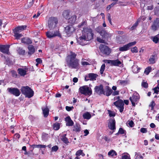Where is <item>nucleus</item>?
Masks as SVG:
<instances>
[{
    "instance_id": "obj_1",
    "label": "nucleus",
    "mask_w": 159,
    "mask_h": 159,
    "mask_svg": "<svg viewBox=\"0 0 159 159\" xmlns=\"http://www.w3.org/2000/svg\"><path fill=\"white\" fill-rule=\"evenodd\" d=\"M93 33L92 29L88 27L83 28L82 34L76 39L77 42L79 44L84 45L86 44V42L90 40L93 39Z\"/></svg>"
},
{
    "instance_id": "obj_2",
    "label": "nucleus",
    "mask_w": 159,
    "mask_h": 159,
    "mask_svg": "<svg viewBox=\"0 0 159 159\" xmlns=\"http://www.w3.org/2000/svg\"><path fill=\"white\" fill-rule=\"evenodd\" d=\"M76 54L75 53L70 52V54L67 56V65L69 68L72 69H77L79 66V60L76 58Z\"/></svg>"
},
{
    "instance_id": "obj_3",
    "label": "nucleus",
    "mask_w": 159,
    "mask_h": 159,
    "mask_svg": "<svg viewBox=\"0 0 159 159\" xmlns=\"http://www.w3.org/2000/svg\"><path fill=\"white\" fill-rule=\"evenodd\" d=\"M20 90L22 94L25 95V97L28 98H31L34 94L33 91L27 86L21 87Z\"/></svg>"
},
{
    "instance_id": "obj_4",
    "label": "nucleus",
    "mask_w": 159,
    "mask_h": 159,
    "mask_svg": "<svg viewBox=\"0 0 159 159\" xmlns=\"http://www.w3.org/2000/svg\"><path fill=\"white\" fill-rule=\"evenodd\" d=\"M96 31L97 33L100 34L102 38L105 39H107L111 37V34L109 33L106 31L104 29H103L101 27H98L96 28Z\"/></svg>"
},
{
    "instance_id": "obj_5",
    "label": "nucleus",
    "mask_w": 159,
    "mask_h": 159,
    "mask_svg": "<svg viewBox=\"0 0 159 159\" xmlns=\"http://www.w3.org/2000/svg\"><path fill=\"white\" fill-rule=\"evenodd\" d=\"M79 91L81 94L85 95L90 96L92 94L91 89L88 86H84L80 87Z\"/></svg>"
},
{
    "instance_id": "obj_6",
    "label": "nucleus",
    "mask_w": 159,
    "mask_h": 159,
    "mask_svg": "<svg viewBox=\"0 0 159 159\" xmlns=\"http://www.w3.org/2000/svg\"><path fill=\"white\" fill-rule=\"evenodd\" d=\"M57 23V20L56 17H51L49 18L48 20V27L49 30H53L56 26Z\"/></svg>"
},
{
    "instance_id": "obj_7",
    "label": "nucleus",
    "mask_w": 159,
    "mask_h": 159,
    "mask_svg": "<svg viewBox=\"0 0 159 159\" xmlns=\"http://www.w3.org/2000/svg\"><path fill=\"white\" fill-rule=\"evenodd\" d=\"M117 98L119 99L116 102L113 103V105L116 107V108L119 110L120 112L122 113L124 110V104L123 102V101L121 99H119L120 97L118 96Z\"/></svg>"
},
{
    "instance_id": "obj_8",
    "label": "nucleus",
    "mask_w": 159,
    "mask_h": 159,
    "mask_svg": "<svg viewBox=\"0 0 159 159\" xmlns=\"http://www.w3.org/2000/svg\"><path fill=\"white\" fill-rule=\"evenodd\" d=\"M75 31V29L72 25H67L65 27L64 32L66 34V36L67 37L70 36Z\"/></svg>"
},
{
    "instance_id": "obj_9",
    "label": "nucleus",
    "mask_w": 159,
    "mask_h": 159,
    "mask_svg": "<svg viewBox=\"0 0 159 159\" xmlns=\"http://www.w3.org/2000/svg\"><path fill=\"white\" fill-rule=\"evenodd\" d=\"M99 49L100 50L101 52L104 54L108 55L110 54V49L108 47L105 45L102 44H100V46L99 47Z\"/></svg>"
},
{
    "instance_id": "obj_10",
    "label": "nucleus",
    "mask_w": 159,
    "mask_h": 159,
    "mask_svg": "<svg viewBox=\"0 0 159 159\" xmlns=\"http://www.w3.org/2000/svg\"><path fill=\"white\" fill-rule=\"evenodd\" d=\"M46 35L48 38H53L56 36L61 37V35L58 30H56L53 32H47L46 33Z\"/></svg>"
},
{
    "instance_id": "obj_11",
    "label": "nucleus",
    "mask_w": 159,
    "mask_h": 159,
    "mask_svg": "<svg viewBox=\"0 0 159 159\" xmlns=\"http://www.w3.org/2000/svg\"><path fill=\"white\" fill-rule=\"evenodd\" d=\"M105 62H107L108 64H111V65L121 67L122 65V63L121 61H120L118 59L114 60H104Z\"/></svg>"
},
{
    "instance_id": "obj_12",
    "label": "nucleus",
    "mask_w": 159,
    "mask_h": 159,
    "mask_svg": "<svg viewBox=\"0 0 159 159\" xmlns=\"http://www.w3.org/2000/svg\"><path fill=\"white\" fill-rule=\"evenodd\" d=\"M136 43V42L135 41L130 42L127 44L124 45V46L120 47L119 48V50L121 52L127 51V50L129 49L130 47L135 45Z\"/></svg>"
},
{
    "instance_id": "obj_13",
    "label": "nucleus",
    "mask_w": 159,
    "mask_h": 159,
    "mask_svg": "<svg viewBox=\"0 0 159 159\" xmlns=\"http://www.w3.org/2000/svg\"><path fill=\"white\" fill-rule=\"evenodd\" d=\"M7 91L10 93L14 95L16 97L19 96L20 94L19 90L15 88H8Z\"/></svg>"
},
{
    "instance_id": "obj_14",
    "label": "nucleus",
    "mask_w": 159,
    "mask_h": 159,
    "mask_svg": "<svg viewBox=\"0 0 159 159\" xmlns=\"http://www.w3.org/2000/svg\"><path fill=\"white\" fill-rule=\"evenodd\" d=\"M129 100L132 103V105L133 106H135V102L138 101L139 99V96L138 94L136 93L134 94L132 97H129Z\"/></svg>"
},
{
    "instance_id": "obj_15",
    "label": "nucleus",
    "mask_w": 159,
    "mask_h": 159,
    "mask_svg": "<svg viewBox=\"0 0 159 159\" xmlns=\"http://www.w3.org/2000/svg\"><path fill=\"white\" fill-rule=\"evenodd\" d=\"M10 47L9 45H0V52L4 54L7 55L9 54V48Z\"/></svg>"
},
{
    "instance_id": "obj_16",
    "label": "nucleus",
    "mask_w": 159,
    "mask_h": 159,
    "mask_svg": "<svg viewBox=\"0 0 159 159\" xmlns=\"http://www.w3.org/2000/svg\"><path fill=\"white\" fill-rule=\"evenodd\" d=\"M94 91L95 92L99 95H101L103 93V87L102 84H100L99 86H97L94 88Z\"/></svg>"
},
{
    "instance_id": "obj_17",
    "label": "nucleus",
    "mask_w": 159,
    "mask_h": 159,
    "mask_svg": "<svg viewBox=\"0 0 159 159\" xmlns=\"http://www.w3.org/2000/svg\"><path fill=\"white\" fill-rule=\"evenodd\" d=\"M108 128L111 130H114L115 129V121L114 119H111L109 120L108 123Z\"/></svg>"
},
{
    "instance_id": "obj_18",
    "label": "nucleus",
    "mask_w": 159,
    "mask_h": 159,
    "mask_svg": "<svg viewBox=\"0 0 159 159\" xmlns=\"http://www.w3.org/2000/svg\"><path fill=\"white\" fill-rule=\"evenodd\" d=\"M159 28V18H157L154 20L153 24L151 26V29L154 31H156Z\"/></svg>"
},
{
    "instance_id": "obj_19",
    "label": "nucleus",
    "mask_w": 159,
    "mask_h": 159,
    "mask_svg": "<svg viewBox=\"0 0 159 159\" xmlns=\"http://www.w3.org/2000/svg\"><path fill=\"white\" fill-rule=\"evenodd\" d=\"M26 28V25H21L15 28L14 30H13V33H20L24 30H25Z\"/></svg>"
},
{
    "instance_id": "obj_20",
    "label": "nucleus",
    "mask_w": 159,
    "mask_h": 159,
    "mask_svg": "<svg viewBox=\"0 0 159 159\" xmlns=\"http://www.w3.org/2000/svg\"><path fill=\"white\" fill-rule=\"evenodd\" d=\"M113 92V91L108 86H106V90L103 91V93L102 94L108 97L111 95V93Z\"/></svg>"
},
{
    "instance_id": "obj_21",
    "label": "nucleus",
    "mask_w": 159,
    "mask_h": 159,
    "mask_svg": "<svg viewBox=\"0 0 159 159\" xmlns=\"http://www.w3.org/2000/svg\"><path fill=\"white\" fill-rule=\"evenodd\" d=\"M65 121L66 122V126H72L73 125V121L70 119V117L69 116L66 117L65 119Z\"/></svg>"
},
{
    "instance_id": "obj_22",
    "label": "nucleus",
    "mask_w": 159,
    "mask_h": 159,
    "mask_svg": "<svg viewBox=\"0 0 159 159\" xmlns=\"http://www.w3.org/2000/svg\"><path fill=\"white\" fill-rule=\"evenodd\" d=\"M157 60V55L156 54L152 55L149 59V62L150 64H153L155 63L156 60Z\"/></svg>"
},
{
    "instance_id": "obj_23",
    "label": "nucleus",
    "mask_w": 159,
    "mask_h": 159,
    "mask_svg": "<svg viewBox=\"0 0 159 159\" xmlns=\"http://www.w3.org/2000/svg\"><path fill=\"white\" fill-rule=\"evenodd\" d=\"M28 49L29 50L28 52V53L29 55H31L35 52V48L34 46L32 45H29L28 47Z\"/></svg>"
},
{
    "instance_id": "obj_24",
    "label": "nucleus",
    "mask_w": 159,
    "mask_h": 159,
    "mask_svg": "<svg viewBox=\"0 0 159 159\" xmlns=\"http://www.w3.org/2000/svg\"><path fill=\"white\" fill-rule=\"evenodd\" d=\"M83 118L84 119L89 120L91 117V115L89 112L86 111L83 114Z\"/></svg>"
},
{
    "instance_id": "obj_25",
    "label": "nucleus",
    "mask_w": 159,
    "mask_h": 159,
    "mask_svg": "<svg viewBox=\"0 0 159 159\" xmlns=\"http://www.w3.org/2000/svg\"><path fill=\"white\" fill-rule=\"evenodd\" d=\"M21 42L25 44H29L32 43V41L30 39L24 38L21 39Z\"/></svg>"
},
{
    "instance_id": "obj_26",
    "label": "nucleus",
    "mask_w": 159,
    "mask_h": 159,
    "mask_svg": "<svg viewBox=\"0 0 159 159\" xmlns=\"http://www.w3.org/2000/svg\"><path fill=\"white\" fill-rule=\"evenodd\" d=\"M98 75L97 74L93 73H90L89 74V76L88 77L91 80H96V78L97 77Z\"/></svg>"
},
{
    "instance_id": "obj_27",
    "label": "nucleus",
    "mask_w": 159,
    "mask_h": 159,
    "mask_svg": "<svg viewBox=\"0 0 159 159\" xmlns=\"http://www.w3.org/2000/svg\"><path fill=\"white\" fill-rule=\"evenodd\" d=\"M17 71L18 74L21 76H24L26 74V71L25 70L21 68H18Z\"/></svg>"
},
{
    "instance_id": "obj_28",
    "label": "nucleus",
    "mask_w": 159,
    "mask_h": 159,
    "mask_svg": "<svg viewBox=\"0 0 159 159\" xmlns=\"http://www.w3.org/2000/svg\"><path fill=\"white\" fill-rule=\"evenodd\" d=\"M68 19V22L70 23L71 24H73L74 23L76 20V16L75 15L72 16L71 17L69 18Z\"/></svg>"
},
{
    "instance_id": "obj_29",
    "label": "nucleus",
    "mask_w": 159,
    "mask_h": 159,
    "mask_svg": "<svg viewBox=\"0 0 159 159\" xmlns=\"http://www.w3.org/2000/svg\"><path fill=\"white\" fill-rule=\"evenodd\" d=\"M140 69L136 65H134L132 66V71L134 73H137L139 72Z\"/></svg>"
},
{
    "instance_id": "obj_30",
    "label": "nucleus",
    "mask_w": 159,
    "mask_h": 159,
    "mask_svg": "<svg viewBox=\"0 0 159 159\" xmlns=\"http://www.w3.org/2000/svg\"><path fill=\"white\" fill-rule=\"evenodd\" d=\"M108 155L110 157H115L116 156V152L114 150H111L108 152Z\"/></svg>"
},
{
    "instance_id": "obj_31",
    "label": "nucleus",
    "mask_w": 159,
    "mask_h": 159,
    "mask_svg": "<svg viewBox=\"0 0 159 159\" xmlns=\"http://www.w3.org/2000/svg\"><path fill=\"white\" fill-rule=\"evenodd\" d=\"M42 111H43V114L44 115V117H47L48 115L49 114V109L47 107H46L44 108H42Z\"/></svg>"
},
{
    "instance_id": "obj_32",
    "label": "nucleus",
    "mask_w": 159,
    "mask_h": 159,
    "mask_svg": "<svg viewBox=\"0 0 159 159\" xmlns=\"http://www.w3.org/2000/svg\"><path fill=\"white\" fill-rule=\"evenodd\" d=\"M66 134H64L61 136V140L62 141V142L64 143L67 144L69 143V142L68 141V139L66 137Z\"/></svg>"
},
{
    "instance_id": "obj_33",
    "label": "nucleus",
    "mask_w": 159,
    "mask_h": 159,
    "mask_svg": "<svg viewBox=\"0 0 159 159\" xmlns=\"http://www.w3.org/2000/svg\"><path fill=\"white\" fill-rule=\"evenodd\" d=\"M151 39L152 40L153 42L154 43H157L159 41V34L151 37Z\"/></svg>"
},
{
    "instance_id": "obj_34",
    "label": "nucleus",
    "mask_w": 159,
    "mask_h": 159,
    "mask_svg": "<svg viewBox=\"0 0 159 159\" xmlns=\"http://www.w3.org/2000/svg\"><path fill=\"white\" fill-rule=\"evenodd\" d=\"M31 147L33 148H45L46 147V146L44 145H32Z\"/></svg>"
},
{
    "instance_id": "obj_35",
    "label": "nucleus",
    "mask_w": 159,
    "mask_h": 159,
    "mask_svg": "<svg viewBox=\"0 0 159 159\" xmlns=\"http://www.w3.org/2000/svg\"><path fill=\"white\" fill-rule=\"evenodd\" d=\"M62 16L66 19H67L70 17V13L69 11L68 10L64 11L63 13H62Z\"/></svg>"
},
{
    "instance_id": "obj_36",
    "label": "nucleus",
    "mask_w": 159,
    "mask_h": 159,
    "mask_svg": "<svg viewBox=\"0 0 159 159\" xmlns=\"http://www.w3.org/2000/svg\"><path fill=\"white\" fill-rule=\"evenodd\" d=\"M73 130L76 132H79L80 131V127L79 125L76 124L73 126Z\"/></svg>"
},
{
    "instance_id": "obj_37",
    "label": "nucleus",
    "mask_w": 159,
    "mask_h": 159,
    "mask_svg": "<svg viewBox=\"0 0 159 159\" xmlns=\"http://www.w3.org/2000/svg\"><path fill=\"white\" fill-rule=\"evenodd\" d=\"M53 129L55 130H57L60 128V123L56 122L53 125Z\"/></svg>"
},
{
    "instance_id": "obj_38",
    "label": "nucleus",
    "mask_w": 159,
    "mask_h": 159,
    "mask_svg": "<svg viewBox=\"0 0 159 159\" xmlns=\"http://www.w3.org/2000/svg\"><path fill=\"white\" fill-rule=\"evenodd\" d=\"M14 36L16 39H18L22 36V34H20L19 33H14Z\"/></svg>"
},
{
    "instance_id": "obj_39",
    "label": "nucleus",
    "mask_w": 159,
    "mask_h": 159,
    "mask_svg": "<svg viewBox=\"0 0 159 159\" xmlns=\"http://www.w3.org/2000/svg\"><path fill=\"white\" fill-rule=\"evenodd\" d=\"M126 125L127 126H129L131 128H132V127L134 126V122L131 120H129L127 121V123H126Z\"/></svg>"
},
{
    "instance_id": "obj_40",
    "label": "nucleus",
    "mask_w": 159,
    "mask_h": 159,
    "mask_svg": "<svg viewBox=\"0 0 159 159\" xmlns=\"http://www.w3.org/2000/svg\"><path fill=\"white\" fill-rule=\"evenodd\" d=\"M135 159H142L143 158V157H142L139 153L135 152Z\"/></svg>"
},
{
    "instance_id": "obj_41",
    "label": "nucleus",
    "mask_w": 159,
    "mask_h": 159,
    "mask_svg": "<svg viewBox=\"0 0 159 159\" xmlns=\"http://www.w3.org/2000/svg\"><path fill=\"white\" fill-rule=\"evenodd\" d=\"M151 67L150 66H148V67H147L145 69L144 73H145V74L147 75H148V74H149V73L150 72H151Z\"/></svg>"
},
{
    "instance_id": "obj_42",
    "label": "nucleus",
    "mask_w": 159,
    "mask_h": 159,
    "mask_svg": "<svg viewBox=\"0 0 159 159\" xmlns=\"http://www.w3.org/2000/svg\"><path fill=\"white\" fill-rule=\"evenodd\" d=\"M118 133H119L121 134H126V131L123 129L122 128H120Z\"/></svg>"
},
{
    "instance_id": "obj_43",
    "label": "nucleus",
    "mask_w": 159,
    "mask_h": 159,
    "mask_svg": "<svg viewBox=\"0 0 159 159\" xmlns=\"http://www.w3.org/2000/svg\"><path fill=\"white\" fill-rule=\"evenodd\" d=\"M18 52L19 55H24L25 54V50H23L21 48H19L18 49Z\"/></svg>"
},
{
    "instance_id": "obj_44",
    "label": "nucleus",
    "mask_w": 159,
    "mask_h": 159,
    "mask_svg": "<svg viewBox=\"0 0 159 159\" xmlns=\"http://www.w3.org/2000/svg\"><path fill=\"white\" fill-rule=\"evenodd\" d=\"M104 69H105V64H103L102 65V66H101V67H100V74L102 75L103 74V73L104 70Z\"/></svg>"
},
{
    "instance_id": "obj_45",
    "label": "nucleus",
    "mask_w": 159,
    "mask_h": 159,
    "mask_svg": "<svg viewBox=\"0 0 159 159\" xmlns=\"http://www.w3.org/2000/svg\"><path fill=\"white\" fill-rule=\"evenodd\" d=\"M118 82L121 85H125L127 83V81L125 80H119Z\"/></svg>"
},
{
    "instance_id": "obj_46",
    "label": "nucleus",
    "mask_w": 159,
    "mask_h": 159,
    "mask_svg": "<svg viewBox=\"0 0 159 159\" xmlns=\"http://www.w3.org/2000/svg\"><path fill=\"white\" fill-rule=\"evenodd\" d=\"M159 90V84H157V86L155 87L154 88H153V90H154V93L157 94L159 92L158 90Z\"/></svg>"
},
{
    "instance_id": "obj_47",
    "label": "nucleus",
    "mask_w": 159,
    "mask_h": 159,
    "mask_svg": "<svg viewBox=\"0 0 159 159\" xmlns=\"http://www.w3.org/2000/svg\"><path fill=\"white\" fill-rule=\"evenodd\" d=\"M138 25V21H137L132 26V27L130 28V30H133L135 29L136 27Z\"/></svg>"
},
{
    "instance_id": "obj_48",
    "label": "nucleus",
    "mask_w": 159,
    "mask_h": 159,
    "mask_svg": "<svg viewBox=\"0 0 159 159\" xmlns=\"http://www.w3.org/2000/svg\"><path fill=\"white\" fill-rule=\"evenodd\" d=\"M11 76L14 78L17 77V74H16V72L13 70L11 71Z\"/></svg>"
},
{
    "instance_id": "obj_49",
    "label": "nucleus",
    "mask_w": 159,
    "mask_h": 159,
    "mask_svg": "<svg viewBox=\"0 0 159 159\" xmlns=\"http://www.w3.org/2000/svg\"><path fill=\"white\" fill-rule=\"evenodd\" d=\"M122 159H130L129 155L128 154H124L122 155Z\"/></svg>"
},
{
    "instance_id": "obj_50",
    "label": "nucleus",
    "mask_w": 159,
    "mask_h": 159,
    "mask_svg": "<svg viewBox=\"0 0 159 159\" xmlns=\"http://www.w3.org/2000/svg\"><path fill=\"white\" fill-rule=\"evenodd\" d=\"M131 52L133 53L138 52V49L136 47H134L131 48Z\"/></svg>"
},
{
    "instance_id": "obj_51",
    "label": "nucleus",
    "mask_w": 159,
    "mask_h": 159,
    "mask_svg": "<svg viewBox=\"0 0 159 159\" xmlns=\"http://www.w3.org/2000/svg\"><path fill=\"white\" fill-rule=\"evenodd\" d=\"M84 153H83V151L81 150H79L78 151H76L75 153V155L76 156H79L81 154Z\"/></svg>"
},
{
    "instance_id": "obj_52",
    "label": "nucleus",
    "mask_w": 159,
    "mask_h": 159,
    "mask_svg": "<svg viewBox=\"0 0 159 159\" xmlns=\"http://www.w3.org/2000/svg\"><path fill=\"white\" fill-rule=\"evenodd\" d=\"M142 86L145 88H147L148 87V84L146 82H143L142 83Z\"/></svg>"
},
{
    "instance_id": "obj_53",
    "label": "nucleus",
    "mask_w": 159,
    "mask_h": 159,
    "mask_svg": "<svg viewBox=\"0 0 159 159\" xmlns=\"http://www.w3.org/2000/svg\"><path fill=\"white\" fill-rule=\"evenodd\" d=\"M48 138V134L45 133L42 134V139L44 141H46Z\"/></svg>"
},
{
    "instance_id": "obj_54",
    "label": "nucleus",
    "mask_w": 159,
    "mask_h": 159,
    "mask_svg": "<svg viewBox=\"0 0 159 159\" xmlns=\"http://www.w3.org/2000/svg\"><path fill=\"white\" fill-rule=\"evenodd\" d=\"M108 114H109V115L110 116V117H114L115 115V113L113 111H112L110 110H108Z\"/></svg>"
},
{
    "instance_id": "obj_55",
    "label": "nucleus",
    "mask_w": 159,
    "mask_h": 159,
    "mask_svg": "<svg viewBox=\"0 0 159 159\" xmlns=\"http://www.w3.org/2000/svg\"><path fill=\"white\" fill-rule=\"evenodd\" d=\"M97 41L98 42H99L100 43H105V41L103 40V39L99 37H97Z\"/></svg>"
},
{
    "instance_id": "obj_56",
    "label": "nucleus",
    "mask_w": 159,
    "mask_h": 159,
    "mask_svg": "<svg viewBox=\"0 0 159 159\" xmlns=\"http://www.w3.org/2000/svg\"><path fill=\"white\" fill-rule=\"evenodd\" d=\"M58 150V147L57 146H55L52 148V151L56 152Z\"/></svg>"
},
{
    "instance_id": "obj_57",
    "label": "nucleus",
    "mask_w": 159,
    "mask_h": 159,
    "mask_svg": "<svg viewBox=\"0 0 159 159\" xmlns=\"http://www.w3.org/2000/svg\"><path fill=\"white\" fill-rule=\"evenodd\" d=\"M112 95L113 96H116L119 94V91H113L112 93H111Z\"/></svg>"
},
{
    "instance_id": "obj_58",
    "label": "nucleus",
    "mask_w": 159,
    "mask_h": 159,
    "mask_svg": "<svg viewBox=\"0 0 159 159\" xmlns=\"http://www.w3.org/2000/svg\"><path fill=\"white\" fill-rule=\"evenodd\" d=\"M107 19H108V21H109V23H110V24L111 25V18L110 14L109 13H108V14H107Z\"/></svg>"
},
{
    "instance_id": "obj_59",
    "label": "nucleus",
    "mask_w": 159,
    "mask_h": 159,
    "mask_svg": "<svg viewBox=\"0 0 159 159\" xmlns=\"http://www.w3.org/2000/svg\"><path fill=\"white\" fill-rule=\"evenodd\" d=\"M140 132L143 133H146L147 132V129L144 128H142L140 129Z\"/></svg>"
},
{
    "instance_id": "obj_60",
    "label": "nucleus",
    "mask_w": 159,
    "mask_h": 159,
    "mask_svg": "<svg viewBox=\"0 0 159 159\" xmlns=\"http://www.w3.org/2000/svg\"><path fill=\"white\" fill-rule=\"evenodd\" d=\"M73 109V107H70L69 106H66V110L68 111H70L72 110V109Z\"/></svg>"
},
{
    "instance_id": "obj_61",
    "label": "nucleus",
    "mask_w": 159,
    "mask_h": 159,
    "mask_svg": "<svg viewBox=\"0 0 159 159\" xmlns=\"http://www.w3.org/2000/svg\"><path fill=\"white\" fill-rule=\"evenodd\" d=\"M154 14L155 15H158L159 16V8H157L155 9V11H154Z\"/></svg>"
},
{
    "instance_id": "obj_62",
    "label": "nucleus",
    "mask_w": 159,
    "mask_h": 159,
    "mask_svg": "<svg viewBox=\"0 0 159 159\" xmlns=\"http://www.w3.org/2000/svg\"><path fill=\"white\" fill-rule=\"evenodd\" d=\"M81 64L83 66H87L89 65V63L87 62H86L84 61H82L81 62Z\"/></svg>"
},
{
    "instance_id": "obj_63",
    "label": "nucleus",
    "mask_w": 159,
    "mask_h": 159,
    "mask_svg": "<svg viewBox=\"0 0 159 159\" xmlns=\"http://www.w3.org/2000/svg\"><path fill=\"white\" fill-rule=\"evenodd\" d=\"M155 105V104L154 102L152 101L151 102V104L149 105V106L151 107V109H153Z\"/></svg>"
},
{
    "instance_id": "obj_64",
    "label": "nucleus",
    "mask_w": 159,
    "mask_h": 159,
    "mask_svg": "<svg viewBox=\"0 0 159 159\" xmlns=\"http://www.w3.org/2000/svg\"><path fill=\"white\" fill-rule=\"evenodd\" d=\"M34 0H32V1L31 2L29 3L28 5V6L29 8L31 7L32 5H33V4L34 3Z\"/></svg>"
}]
</instances>
